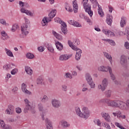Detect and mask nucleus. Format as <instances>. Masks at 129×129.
Listing matches in <instances>:
<instances>
[{
    "label": "nucleus",
    "mask_w": 129,
    "mask_h": 129,
    "mask_svg": "<svg viewBox=\"0 0 129 129\" xmlns=\"http://www.w3.org/2000/svg\"><path fill=\"white\" fill-rule=\"evenodd\" d=\"M103 126H105L106 127V128L107 129H110V126L109 125V124H108V123L105 122Z\"/></svg>",
    "instance_id": "52"
},
{
    "label": "nucleus",
    "mask_w": 129,
    "mask_h": 129,
    "mask_svg": "<svg viewBox=\"0 0 129 129\" xmlns=\"http://www.w3.org/2000/svg\"><path fill=\"white\" fill-rule=\"evenodd\" d=\"M18 90H19V88H18L17 87H15L12 89V91L13 93L16 94L18 92Z\"/></svg>",
    "instance_id": "47"
},
{
    "label": "nucleus",
    "mask_w": 129,
    "mask_h": 129,
    "mask_svg": "<svg viewBox=\"0 0 129 129\" xmlns=\"http://www.w3.org/2000/svg\"><path fill=\"white\" fill-rule=\"evenodd\" d=\"M61 87H62V90L63 91H64L65 92H66V91H67V90H68L67 85H62L61 86Z\"/></svg>",
    "instance_id": "46"
},
{
    "label": "nucleus",
    "mask_w": 129,
    "mask_h": 129,
    "mask_svg": "<svg viewBox=\"0 0 129 129\" xmlns=\"http://www.w3.org/2000/svg\"><path fill=\"white\" fill-rule=\"evenodd\" d=\"M17 72H18V69H14L11 71V74L12 75H15V74H16Z\"/></svg>",
    "instance_id": "51"
},
{
    "label": "nucleus",
    "mask_w": 129,
    "mask_h": 129,
    "mask_svg": "<svg viewBox=\"0 0 129 129\" xmlns=\"http://www.w3.org/2000/svg\"><path fill=\"white\" fill-rule=\"evenodd\" d=\"M105 95L108 98H109L111 96V91L110 90H107L105 92Z\"/></svg>",
    "instance_id": "36"
},
{
    "label": "nucleus",
    "mask_w": 129,
    "mask_h": 129,
    "mask_svg": "<svg viewBox=\"0 0 129 129\" xmlns=\"http://www.w3.org/2000/svg\"><path fill=\"white\" fill-rule=\"evenodd\" d=\"M57 13V11L56 10H52L50 12V13L48 14V16L49 19H53L55 16H56V14Z\"/></svg>",
    "instance_id": "29"
},
{
    "label": "nucleus",
    "mask_w": 129,
    "mask_h": 129,
    "mask_svg": "<svg viewBox=\"0 0 129 129\" xmlns=\"http://www.w3.org/2000/svg\"><path fill=\"white\" fill-rule=\"evenodd\" d=\"M55 22H57V23H59V24H61V30L62 33L64 34V35H66L68 33V30H67V25L66 24V23L63 22V21L61 20V19L59 18H55L54 19Z\"/></svg>",
    "instance_id": "4"
},
{
    "label": "nucleus",
    "mask_w": 129,
    "mask_h": 129,
    "mask_svg": "<svg viewBox=\"0 0 129 129\" xmlns=\"http://www.w3.org/2000/svg\"><path fill=\"white\" fill-rule=\"evenodd\" d=\"M108 69L109 73L110 74V76L112 80H115V77L114 76V75H113V74H112V69L109 66H108Z\"/></svg>",
    "instance_id": "25"
},
{
    "label": "nucleus",
    "mask_w": 129,
    "mask_h": 129,
    "mask_svg": "<svg viewBox=\"0 0 129 129\" xmlns=\"http://www.w3.org/2000/svg\"><path fill=\"white\" fill-rule=\"evenodd\" d=\"M26 58H28V59H33L35 57V55H34L33 53L28 52L26 54Z\"/></svg>",
    "instance_id": "35"
},
{
    "label": "nucleus",
    "mask_w": 129,
    "mask_h": 129,
    "mask_svg": "<svg viewBox=\"0 0 129 129\" xmlns=\"http://www.w3.org/2000/svg\"><path fill=\"white\" fill-rule=\"evenodd\" d=\"M92 3H96V0H90ZM82 5H83L84 9L85 10V12L88 13V15L90 17L93 16V12L91 11V5L88 4V0H83L82 2Z\"/></svg>",
    "instance_id": "2"
},
{
    "label": "nucleus",
    "mask_w": 129,
    "mask_h": 129,
    "mask_svg": "<svg viewBox=\"0 0 129 129\" xmlns=\"http://www.w3.org/2000/svg\"><path fill=\"white\" fill-rule=\"evenodd\" d=\"M17 29H18V25L14 24L11 29V31H12V32H15Z\"/></svg>",
    "instance_id": "44"
},
{
    "label": "nucleus",
    "mask_w": 129,
    "mask_h": 129,
    "mask_svg": "<svg viewBox=\"0 0 129 129\" xmlns=\"http://www.w3.org/2000/svg\"><path fill=\"white\" fill-rule=\"evenodd\" d=\"M73 6L74 8V11L75 13H77L78 11V4H77V1L75 0L73 2Z\"/></svg>",
    "instance_id": "24"
},
{
    "label": "nucleus",
    "mask_w": 129,
    "mask_h": 129,
    "mask_svg": "<svg viewBox=\"0 0 129 129\" xmlns=\"http://www.w3.org/2000/svg\"><path fill=\"white\" fill-rule=\"evenodd\" d=\"M117 117H121V112L120 111H117Z\"/></svg>",
    "instance_id": "58"
},
{
    "label": "nucleus",
    "mask_w": 129,
    "mask_h": 129,
    "mask_svg": "<svg viewBox=\"0 0 129 129\" xmlns=\"http://www.w3.org/2000/svg\"><path fill=\"white\" fill-rule=\"evenodd\" d=\"M103 41H106V42H108V43H110V44L111 45V46H115V42L114 41L110 39H103Z\"/></svg>",
    "instance_id": "33"
},
{
    "label": "nucleus",
    "mask_w": 129,
    "mask_h": 129,
    "mask_svg": "<svg viewBox=\"0 0 129 129\" xmlns=\"http://www.w3.org/2000/svg\"><path fill=\"white\" fill-rule=\"evenodd\" d=\"M24 20L25 21V23L23 24L21 28V32L22 35H24V36H27L28 34H29V24L27 23L28 22V20L26 17H24Z\"/></svg>",
    "instance_id": "5"
},
{
    "label": "nucleus",
    "mask_w": 129,
    "mask_h": 129,
    "mask_svg": "<svg viewBox=\"0 0 129 129\" xmlns=\"http://www.w3.org/2000/svg\"><path fill=\"white\" fill-rule=\"evenodd\" d=\"M25 72H26L27 74L28 75H32L33 74V70L29 66H25Z\"/></svg>",
    "instance_id": "22"
},
{
    "label": "nucleus",
    "mask_w": 129,
    "mask_h": 129,
    "mask_svg": "<svg viewBox=\"0 0 129 129\" xmlns=\"http://www.w3.org/2000/svg\"><path fill=\"white\" fill-rule=\"evenodd\" d=\"M94 3H95V6H93V8H96V7L98 6V15H99L100 17L102 18L103 16H104V13H103V11H102V8H101V6H99V4H98V2H97V0H96V2Z\"/></svg>",
    "instance_id": "10"
},
{
    "label": "nucleus",
    "mask_w": 129,
    "mask_h": 129,
    "mask_svg": "<svg viewBox=\"0 0 129 129\" xmlns=\"http://www.w3.org/2000/svg\"><path fill=\"white\" fill-rule=\"evenodd\" d=\"M0 24H2V25H4V26H9V24L7 23L6 20L4 19L0 20Z\"/></svg>",
    "instance_id": "41"
},
{
    "label": "nucleus",
    "mask_w": 129,
    "mask_h": 129,
    "mask_svg": "<svg viewBox=\"0 0 129 129\" xmlns=\"http://www.w3.org/2000/svg\"><path fill=\"white\" fill-rule=\"evenodd\" d=\"M49 22H51V19H48L47 17H44L42 21L41 24L43 27L45 26H47V23H49Z\"/></svg>",
    "instance_id": "23"
},
{
    "label": "nucleus",
    "mask_w": 129,
    "mask_h": 129,
    "mask_svg": "<svg viewBox=\"0 0 129 129\" xmlns=\"http://www.w3.org/2000/svg\"><path fill=\"white\" fill-rule=\"evenodd\" d=\"M98 89H101L102 91H104V90L106 89V87H105L104 86L102 85H99L98 86Z\"/></svg>",
    "instance_id": "40"
},
{
    "label": "nucleus",
    "mask_w": 129,
    "mask_h": 129,
    "mask_svg": "<svg viewBox=\"0 0 129 129\" xmlns=\"http://www.w3.org/2000/svg\"><path fill=\"white\" fill-rule=\"evenodd\" d=\"M127 62V60L126 59V57L124 55H121L120 59V63L123 67H125L126 66V63Z\"/></svg>",
    "instance_id": "14"
},
{
    "label": "nucleus",
    "mask_w": 129,
    "mask_h": 129,
    "mask_svg": "<svg viewBox=\"0 0 129 129\" xmlns=\"http://www.w3.org/2000/svg\"><path fill=\"white\" fill-rule=\"evenodd\" d=\"M61 123L62 127L64 128H66L67 127H69V126H70V124L66 121H61Z\"/></svg>",
    "instance_id": "31"
},
{
    "label": "nucleus",
    "mask_w": 129,
    "mask_h": 129,
    "mask_svg": "<svg viewBox=\"0 0 129 129\" xmlns=\"http://www.w3.org/2000/svg\"><path fill=\"white\" fill-rule=\"evenodd\" d=\"M106 99H101L99 100V103H102L103 102H105V100Z\"/></svg>",
    "instance_id": "60"
},
{
    "label": "nucleus",
    "mask_w": 129,
    "mask_h": 129,
    "mask_svg": "<svg viewBox=\"0 0 129 129\" xmlns=\"http://www.w3.org/2000/svg\"><path fill=\"white\" fill-rule=\"evenodd\" d=\"M73 26H74V27H81V25L79 24V23L76 21H75V22L74 23Z\"/></svg>",
    "instance_id": "53"
},
{
    "label": "nucleus",
    "mask_w": 129,
    "mask_h": 129,
    "mask_svg": "<svg viewBox=\"0 0 129 129\" xmlns=\"http://www.w3.org/2000/svg\"><path fill=\"white\" fill-rule=\"evenodd\" d=\"M65 76L66 78H70V79H72V76L71 75V74L69 73H66Z\"/></svg>",
    "instance_id": "49"
},
{
    "label": "nucleus",
    "mask_w": 129,
    "mask_h": 129,
    "mask_svg": "<svg viewBox=\"0 0 129 129\" xmlns=\"http://www.w3.org/2000/svg\"><path fill=\"white\" fill-rule=\"evenodd\" d=\"M38 50L39 52H43V51H44L45 49L44 48V47L40 46L38 47Z\"/></svg>",
    "instance_id": "54"
},
{
    "label": "nucleus",
    "mask_w": 129,
    "mask_h": 129,
    "mask_svg": "<svg viewBox=\"0 0 129 129\" xmlns=\"http://www.w3.org/2000/svg\"><path fill=\"white\" fill-rule=\"evenodd\" d=\"M99 71H102V72H107L108 71V67H104L102 66L98 68Z\"/></svg>",
    "instance_id": "28"
},
{
    "label": "nucleus",
    "mask_w": 129,
    "mask_h": 129,
    "mask_svg": "<svg viewBox=\"0 0 129 129\" xmlns=\"http://www.w3.org/2000/svg\"><path fill=\"white\" fill-rule=\"evenodd\" d=\"M107 34L108 36H113V37H114V36H115V35L114 34V33L112 32H111L110 30H108L107 32Z\"/></svg>",
    "instance_id": "48"
},
{
    "label": "nucleus",
    "mask_w": 129,
    "mask_h": 129,
    "mask_svg": "<svg viewBox=\"0 0 129 129\" xmlns=\"http://www.w3.org/2000/svg\"><path fill=\"white\" fill-rule=\"evenodd\" d=\"M125 32L127 35H129V28H126Z\"/></svg>",
    "instance_id": "62"
},
{
    "label": "nucleus",
    "mask_w": 129,
    "mask_h": 129,
    "mask_svg": "<svg viewBox=\"0 0 129 129\" xmlns=\"http://www.w3.org/2000/svg\"><path fill=\"white\" fill-rule=\"evenodd\" d=\"M69 58H70V56L67 54H61L60 55L59 59L60 61H66Z\"/></svg>",
    "instance_id": "20"
},
{
    "label": "nucleus",
    "mask_w": 129,
    "mask_h": 129,
    "mask_svg": "<svg viewBox=\"0 0 129 129\" xmlns=\"http://www.w3.org/2000/svg\"><path fill=\"white\" fill-rule=\"evenodd\" d=\"M36 82H37V84H42L43 82V79H42V78L41 77L38 78L37 79Z\"/></svg>",
    "instance_id": "42"
},
{
    "label": "nucleus",
    "mask_w": 129,
    "mask_h": 129,
    "mask_svg": "<svg viewBox=\"0 0 129 129\" xmlns=\"http://www.w3.org/2000/svg\"><path fill=\"white\" fill-rule=\"evenodd\" d=\"M47 49L51 53H54V48H53V46H51L50 45H48L47 46Z\"/></svg>",
    "instance_id": "39"
},
{
    "label": "nucleus",
    "mask_w": 129,
    "mask_h": 129,
    "mask_svg": "<svg viewBox=\"0 0 129 129\" xmlns=\"http://www.w3.org/2000/svg\"><path fill=\"white\" fill-rule=\"evenodd\" d=\"M66 11H68V12H70V13H72V12H73V10L72 9V8L69 6L66 7Z\"/></svg>",
    "instance_id": "50"
},
{
    "label": "nucleus",
    "mask_w": 129,
    "mask_h": 129,
    "mask_svg": "<svg viewBox=\"0 0 129 129\" xmlns=\"http://www.w3.org/2000/svg\"><path fill=\"white\" fill-rule=\"evenodd\" d=\"M38 109L39 110V111H43L44 108L43 107V105L41 103H39L38 105Z\"/></svg>",
    "instance_id": "45"
},
{
    "label": "nucleus",
    "mask_w": 129,
    "mask_h": 129,
    "mask_svg": "<svg viewBox=\"0 0 129 129\" xmlns=\"http://www.w3.org/2000/svg\"><path fill=\"white\" fill-rule=\"evenodd\" d=\"M79 17L80 18H81V19H84V20H85V21H86L87 23H89V25L92 24V23L91 22V20L89 19V18H88V17L85 16V15L81 13L80 14Z\"/></svg>",
    "instance_id": "17"
},
{
    "label": "nucleus",
    "mask_w": 129,
    "mask_h": 129,
    "mask_svg": "<svg viewBox=\"0 0 129 129\" xmlns=\"http://www.w3.org/2000/svg\"><path fill=\"white\" fill-rule=\"evenodd\" d=\"M124 47L126 48V49H127V50H129V43L128 42H125Z\"/></svg>",
    "instance_id": "55"
},
{
    "label": "nucleus",
    "mask_w": 129,
    "mask_h": 129,
    "mask_svg": "<svg viewBox=\"0 0 129 129\" xmlns=\"http://www.w3.org/2000/svg\"><path fill=\"white\" fill-rule=\"evenodd\" d=\"M15 111V107L12 105H9L8 108L6 110V113L7 114H13Z\"/></svg>",
    "instance_id": "13"
},
{
    "label": "nucleus",
    "mask_w": 129,
    "mask_h": 129,
    "mask_svg": "<svg viewBox=\"0 0 129 129\" xmlns=\"http://www.w3.org/2000/svg\"><path fill=\"white\" fill-rule=\"evenodd\" d=\"M106 22L109 26H111V24H112V16L109 15L107 16Z\"/></svg>",
    "instance_id": "27"
},
{
    "label": "nucleus",
    "mask_w": 129,
    "mask_h": 129,
    "mask_svg": "<svg viewBox=\"0 0 129 129\" xmlns=\"http://www.w3.org/2000/svg\"><path fill=\"white\" fill-rule=\"evenodd\" d=\"M112 10H113V8L110 6H109V12L112 13Z\"/></svg>",
    "instance_id": "64"
},
{
    "label": "nucleus",
    "mask_w": 129,
    "mask_h": 129,
    "mask_svg": "<svg viewBox=\"0 0 129 129\" xmlns=\"http://www.w3.org/2000/svg\"><path fill=\"white\" fill-rule=\"evenodd\" d=\"M117 107L120 109H122L123 110H127V109H128V106L127 105V103H125L120 100H119Z\"/></svg>",
    "instance_id": "8"
},
{
    "label": "nucleus",
    "mask_w": 129,
    "mask_h": 129,
    "mask_svg": "<svg viewBox=\"0 0 129 129\" xmlns=\"http://www.w3.org/2000/svg\"><path fill=\"white\" fill-rule=\"evenodd\" d=\"M120 24L121 28H123L126 25V18L125 17H121Z\"/></svg>",
    "instance_id": "26"
},
{
    "label": "nucleus",
    "mask_w": 129,
    "mask_h": 129,
    "mask_svg": "<svg viewBox=\"0 0 129 129\" xmlns=\"http://www.w3.org/2000/svg\"><path fill=\"white\" fill-rule=\"evenodd\" d=\"M68 44L70 47H71L73 50L77 51L76 55L75 56L76 60H77V61L80 60V58H81V54H82V50L79 48H77V47H76V46L75 45H73V42H71L70 40L68 41Z\"/></svg>",
    "instance_id": "3"
},
{
    "label": "nucleus",
    "mask_w": 129,
    "mask_h": 129,
    "mask_svg": "<svg viewBox=\"0 0 129 129\" xmlns=\"http://www.w3.org/2000/svg\"><path fill=\"white\" fill-rule=\"evenodd\" d=\"M21 89L24 93L28 95H32V92L27 89V85L25 83H23L21 85Z\"/></svg>",
    "instance_id": "12"
},
{
    "label": "nucleus",
    "mask_w": 129,
    "mask_h": 129,
    "mask_svg": "<svg viewBox=\"0 0 129 129\" xmlns=\"http://www.w3.org/2000/svg\"><path fill=\"white\" fill-rule=\"evenodd\" d=\"M3 69L7 70V71H9V70L12 69V67H11V65L7 64L4 66Z\"/></svg>",
    "instance_id": "38"
},
{
    "label": "nucleus",
    "mask_w": 129,
    "mask_h": 129,
    "mask_svg": "<svg viewBox=\"0 0 129 129\" xmlns=\"http://www.w3.org/2000/svg\"><path fill=\"white\" fill-rule=\"evenodd\" d=\"M102 117H104V118L105 119L106 121H109V117L110 116L107 113H102Z\"/></svg>",
    "instance_id": "30"
},
{
    "label": "nucleus",
    "mask_w": 129,
    "mask_h": 129,
    "mask_svg": "<svg viewBox=\"0 0 129 129\" xmlns=\"http://www.w3.org/2000/svg\"><path fill=\"white\" fill-rule=\"evenodd\" d=\"M0 127L2 129H12V126L5 124L4 120H0Z\"/></svg>",
    "instance_id": "15"
},
{
    "label": "nucleus",
    "mask_w": 129,
    "mask_h": 129,
    "mask_svg": "<svg viewBox=\"0 0 129 129\" xmlns=\"http://www.w3.org/2000/svg\"><path fill=\"white\" fill-rule=\"evenodd\" d=\"M108 84V82H107V79H104L102 82V85L104 86L105 87H107V85Z\"/></svg>",
    "instance_id": "37"
},
{
    "label": "nucleus",
    "mask_w": 129,
    "mask_h": 129,
    "mask_svg": "<svg viewBox=\"0 0 129 129\" xmlns=\"http://www.w3.org/2000/svg\"><path fill=\"white\" fill-rule=\"evenodd\" d=\"M41 101L42 102V103H46L48 100H49V98H48V96L46 95H44L43 96V98H41Z\"/></svg>",
    "instance_id": "32"
},
{
    "label": "nucleus",
    "mask_w": 129,
    "mask_h": 129,
    "mask_svg": "<svg viewBox=\"0 0 129 129\" xmlns=\"http://www.w3.org/2000/svg\"><path fill=\"white\" fill-rule=\"evenodd\" d=\"M76 112L77 115L80 117H82V118H88L90 115V111L86 107H83L82 112L80 110V108L76 107Z\"/></svg>",
    "instance_id": "1"
},
{
    "label": "nucleus",
    "mask_w": 129,
    "mask_h": 129,
    "mask_svg": "<svg viewBox=\"0 0 129 129\" xmlns=\"http://www.w3.org/2000/svg\"><path fill=\"white\" fill-rule=\"evenodd\" d=\"M55 45L56 46V49H57L58 51H62V50H63V44H62V43H61L60 42H56Z\"/></svg>",
    "instance_id": "18"
},
{
    "label": "nucleus",
    "mask_w": 129,
    "mask_h": 129,
    "mask_svg": "<svg viewBox=\"0 0 129 129\" xmlns=\"http://www.w3.org/2000/svg\"><path fill=\"white\" fill-rule=\"evenodd\" d=\"M25 3L22 1H19V5L20 7H22V8H24V7H25Z\"/></svg>",
    "instance_id": "56"
},
{
    "label": "nucleus",
    "mask_w": 129,
    "mask_h": 129,
    "mask_svg": "<svg viewBox=\"0 0 129 129\" xmlns=\"http://www.w3.org/2000/svg\"><path fill=\"white\" fill-rule=\"evenodd\" d=\"M104 56L109 60V61L110 62V64H112V57L111 56V55L109 54L108 53L106 52H103Z\"/></svg>",
    "instance_id": "19"
},
{
    "label": "nucleus",
    "mask_w": 129,
    "mask_h": 129,
    "mask_svg": "<svg viewBox=\"0 0 129 129\" xmlns=\"http://www.w3.org/2000/svg\"><path fill=\"white\" fill-rule=\"evenodd\" d=\"M1 35L3 37H6V36H8V34L6 33V31H3L1 32Z\"/></svg>",
    "instance_id": "59"
},
{
    "label": "nucleus",
    "mask_w": 129,
    "mask_h": 129,
    "mask_svg": "<svg viewBox=\"0 0 129 129\" xmlns=\"http://www.w3.org/2000/svg\"><path fill=\"white\" fill-rule=\"evenodd\" d=\"M6 52L8 56H9V57H14V55L13 54V52L11 51V50L8 49V48H5Z\"/></svg>",
    "instance_id": "34"
},
{
    "label": "nucleus",
    "mask_w": 129,
    "mask_h": 129,
    "mask_svg": "<svg viewBox=\"0 0 129 129\" xmlns=\"http://www.w3.org/2000/svg\"><path fill=\"white\" fill-rule=\"evenodd\" d=\"M94 122L96 124H97V125H98L99 126H100V125H101V122H100V120L98 119H95V120H94Z\"/></svg>",
    "instance_id": "43"
},
{
    "label": "nucleus",
    "mask_w": 129,
    "mask_h": 129,
    "mask_svg": "<svg viewBox=\"0 0 129 129\" xmlns=\"http://www.w3.org/2000/svg\"><path fill=\"white\" fill-rule=\"evenodd\" d=\"M24 101L25 102L26 106L24 110V113H28V110H30V108H31V102L29 101V100L28 99H26L24 100Z\"/></svg>",
    "instance_id": "11"
},
{
    "label": "nucleus",
    "mask_w": 129,
    "mask_h": 129,
    "mask_svg": "<svg viewBox=\"0 0 129 129\" xmlns=\"http://www.w3.org/2000/svg\"><path fill=\"white\" fill-rule=\"evenodd\" d=\"M86 80L87 83L90 85L91 88H95V84L93 82L92 80V77L90 76V74H87L86 75Z\"/></svg>",
    "instance_id": "7"
},
{
    "label": "nucleus",
    "mask_w": 129,
    "mask_h": 129,
    "mask_svg": "<svg viewBox=\"0 0 129 129\" xmlns=\"http://www.w3.org/2000/svg\"><path fill=\"white\" fill-rule=\"evenodd\" d=\"M69 23H70V25H72L73 26L74 25L75 21H73L72 20H70L68 21Z\"/></svg>",
    "instance_id": "61"
},
{
    "label": "nucleus",
    "mask_w": 129,
    "mask_h": 129,
    "mask_svg": "<svg viewBox=\"0 0 129 129\" xmlns=\"http://www.w3.org/2000/svg\"><path fill=\"white\" fill-rule=\"evenodd\" d=\"M20 11L22 13L26 14L27 16H30V17L34 16V14H33V13H32L31 11L29 10L25 9V8H22Z\"/></svg>",
    "instance_id": "16"
},
{
    "label": "nucleus",
    "mask_w": 129,
    "mask_h": 129,
    "mask_svg": "<svg viewBox=\"0 0 129 129\" xmlns=\"http://www.w3.org/2000/svg\"><path fill=\"white\" fill-rule=\"evenodd\" d=\"M51 104L54 108H59L61 106V102L56 99L51 100Z\"/></svg>",
    "instance_id": "9"
},
{
    "label": "nucleus",
    "mask_w": 129,
    "mask_h": 129,
    "mask_svg": "<svg viewBox=\"0 0 129 129\" xmlns=\"http://www.w3.org/2000/svg\"><path fill=\"white\" fill-rule=\"evenodd\" d=\"M76 68H77V69H78L79 71H81V70H82V69L81 68V66H77Z\"/></svg>",
    "instance_id": "63"
},
{
    "label": "nucleus",
    "mask_w": 129,
    "mask_h": 129,
    "mask_svg": "<svg viewBox=\"0 0 129 129\" xmlns=\"http://www.w3.org/2000/svg\"><path fill=\"white\" fill-rule=\"evenodd\" d=\"M52 35H53V36L55 37V38L57 39V40H62V39H63V37L58 33H57L56 31L52 30Z\"/></svg>",
    "instance_id": "21"
},
{
    "label": "nucleus",
    "mask_w": 129,
    "mask_h": 129,
    "mask_svg": "<svg viewBox=\"0 0 129 129\" xmlns=\"http://www.w3.org/2000/svg\"><path fill=\"white\" fill-rule=\"evenodd\" d=\"M119 102V100H111L109 99L105 100V103L107 104L108 106H111V107H117Z\"/></svg>",
    "instance_id": "6"
},
{
    "label": "nucleus",
    "mask_w": 129,
    "mask_h": 129,
    "mask_svg": "<svg viewBox=\"0 0 129 129\" xmlns=\"http://www.w3.org/2000/svg\"><path fill=\"white\" fill-rule=\"evenodd\" d=\"M17 113H21L22 112V109L20 108H17L16 109Z\"/></svg>",
    "instance_id": "57"
}]
</instances>
